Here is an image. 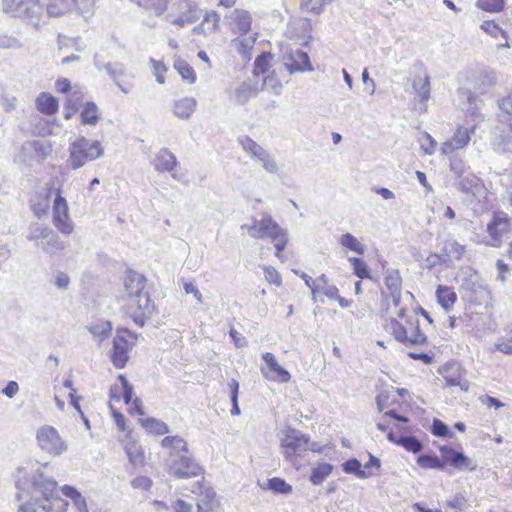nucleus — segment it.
Returning <instances> with one entry per match:
<instances>
[{
  "mask_svg": "<svg viewBox=\"0 0 512 512\" xmlns=\"http://www.w3.org/2000/svg\"><path fill=\"white\" fill-rule=\"evenodd\" d=\"M124 286L128 296V306L131 310L135 309L134 321L142 326L145 318L151 316L154 310V304L145 291L146 278L137 272H129Z\"/></svg>",
  "mask_w": 512,
  "mask_h": 512,
  "instance_id": "1",
  "label": "nucleus"
},
{
  "mask_svg": "<svg viewBox=\"0 0 512 512\" xmlns=\"http://www.w3.org/2000/svg\"><path fill=\"white\" fill-rule=\"evenodd\" d=\"M242 229H246L248 234L255 239H271L276 249V256L281 258V252L285 249L288 242V234L285 229L280 227L276 221L269 215L263 214L261 219H253L252 224H245Z\"/></svg>",
  "mask_w": 512,
  "mask_h": 512,
  "instance_id": "2",
  "label": "nucleus"
},
{
  "mask_svg": "<svg viewBox=\"0 0 512 512\" xmlns=\"http://www.w3.org/2000/svg\"><path fill=\"white\" fill-rule=\"evenodd\" d=\"M67 164L73 170H78L88 162L95 161L104 155V147L98 140H89L79 136L68 146Z\"/></svg>",
  "mask_w": 512,
  "mask_h": 512,
  "instance_id": "3",
  "label": "nucleus"
},
{
  "mask_svg": "<svg viewBox=\"0 0 512 512\" xmlns=\"http://www.w3.org/2000/svg\"><path fill=\"white\" fill-rule=\"evenodd\" d=\"M0 7L5 15L20 19L35 28L40 26L45 16L40 0H1Z\"/></svg>",
  "mask_w": 512,
  "mask_h": 512,
  "instance_id": "4",
  "label": "nucleus"
},
{
  "mask_svg": "<svg viewBox=\"0 0 512 512\" xmlns=\"http://www.w3.org/2000/svg\"><path fill=\"white\" fill-rule=\"evenodd\" d=\"M36 440L39 448L53 457L61 456L68 449L57 429L50 425H43L37 430Z\"/></svg>",
  "mask_w": 512,
  "mask_h": 512,
  "instance_id": "5",
  "label": "nucleus"
},
{
  "mask_svg": "<svg viewBox=\"0 0 512 512\" xmlns=\"http://www.w3.org/2000/svg\"><path fill=\"white\" fill-rule=\"evenodd\" d=\"M55 198L52 205V222L55 228L64 235H70L74 230V224L69 214L67 200L62 196V186L55 189Z\"/></svg>",
  "mask_w": 512,
  "mask_h": 512,
  "instance_id": "6",
  "label": "nucleus"
},
{
  "mask_svg": "<svg viewBox=\"0 0 512 512\" xmlns=\"http://www.w3.org/2000/svg\"><path fill=\"white\" fill-rule=\"evenodd\" d=\"M135 342L136 336L129 330H117L111 351V361L116 368L122 369L126 365L129 359V351L135 345Z\"/></svg>",
  "mask_w": 512,
  "mask_h": 512,
  "instance_id": "7",
  "label": "nucleus"
},
{
  "mask_svg": "<svg viewBox=\"0 0 512 512\" xmlns=\"http://www.w3.org/2000/svg\"><path fill=\"white\" fill-rule=\"evenodd\" d=\"M202 466L189 455L171 453V460L168 463V473L176 478H191L202 474Z\"/></svg>",
  "mask_w": 512,
  "mask_h": 512,
  "instance_id": "8",
  "label": "nucleus"
},
{
  "mask_svg": "<svg viewBox=\"0 0 512 512\" xmlns=\"http://www.w3.org/2000/svg\"><path fill=\"white\" fill-rule=\"evenodd\" d=\"M171 16L173 25L184 27L196 22L201 16V11L193 0H172Z\"/></svg>",
  "mask_w": 512,
  "mask_h": 512,
  "instance_id": "9",
  "label": "nucleus"
},
{
  "mask_svg": "<svg viewBox=\"0 0 512 512\" xmlns=\"http://www.w3.org/2000/svg\"><path fill=\"white\" fill-rule=\"evenodd\" d=\"M94 65L96 68L101 71L105 70L110 78L113 80L115 85L125 94H128L131 90V85L129 83L124 82V78L133 77L132 74L128 72V69L125 64L121 62H108L103 63L100 61L97 55L94 56Z\"/></svg>",
  "mask_w": 512,
  "mask_h": 512,
  "instance_id": "10",
  "label": "nucleus"
},
{
  "mask_svg": "<svg viewBox=\"0 0 512 512\" xmlns=\"http://www.w3.org/2000/svg\"><path fill=\"white\" fill-rule=\"evenodd\" d=\"M511 230V218L504 212L493 214L492 220L487 225L489 239L483 241L486 245L500 247L502 237Z\"/></svg>",
  "mask_w": 512,
  "mask_h": 512,
  "instance_id": "11",
  "label": "nucleus"
},
{
  "mask_svg": "<svg viewBox=\"0 0 512 512\" xmlns=\"http://www.w3.org/2000/svg\"><path fill=\"white\" fill-rule=\"evenodd\" d=\"M281 447L284 456L291 459L309 449V440L300 431L287 429L281 439Z\"/></svg>",
  "mask_w": 512,
  "mask_h": 512,
  "instance_id": "12",
  "label": "nucleus"
},
{
  "mask_svg": "<svg viewBox=\"0 0 512 512\" xmlns=\"http://www.w3.org/2000/svg\"><path fill=\"white\" fill-rule=\"evenodd\" d=\"M262 358L266 363V367H262L261 372L267 379L282 383H286L290 380L289 372L278 364L272 353L266 352L262 355Z\"/></svg>",
  "mask_w": 512,
  "mask_h": 512,
  "instance_id": "13",
  "label": "nucleus"
},
{
  "mask_svg": "<svg viewBox=\"0 0 512 512\" xmlns=\"http://www.w3.org/2000/svg\"><path fill=\"white\" fill-rule=\"evenodd\" d=\"M440 452L443 455L444 462L449 463L458 470L474 471L477 468V465L463 452L455 451L446 445L440 447Z\"/></svg>",
  "mask_w": 512,
  "mask_h": 512,
  "instance_id": "14",
  "label": "nucleus"
},
{
  "mask_svg": "<svg viewBox=\"0 0 512 512\" xmlns=\"http://www.w3.org/2000/svg\"><path fill=\"white\" fill-rule=\"evenodd\" d=\"M283 63L291 73L295 71L303 72L311 70L307 53L300 49L286 51L283 55Z\"/></svg>",
  "mask_w": 512,
  "mask_h": 512,
  "instance_id": "15",
  "label": "nucleus"
},
{
  "mask_svg": "<svg viewBox=\"0 0 512 512\" xmlns=\"http://www.w3.org/2000/svg\"><path fill=\"white\" fill-rule=\"evenodd\" d=\"M153 167L160 173H170L174 179H177L175 169L178 165L176 156L167 148H162L155 155L152 162Z\"/></svg>",
  "mask_w": 512,
  "mask_h": 512,
  "instance_id": "16",
  "label": "nucleus"
},
{
  "mask_svg": "<svg viewBox=\"0 0 512 512\" xmlns=\"http://www.w3.org/2000/svg\"><path fill=\"white\" fill-rule=\"evenodd\" d=\"M475 131V126L472 128L459 127L454 135L448 141L444 142L441 146V151L445 155L452 154L455 150L464 148L471 140L470 134Z\"/></svg>",
  "mask_w": 512,
  "mask_h": 512,
  "instance_id": "17",
  "label": "nucleus"
},
{
  "mask_svg": "<svg viewBox=\"0 0 512 512\" xmlns=\"http://www.w3.org/2000/svg\"><path fill=\"white\" fill-rule=\"evenodd\" d=\"M492 146L498 153L512 154V123L501 124L497 127Z\"/></svg>",
  "mask_w": 512,
  "mask_h": 512,
  "instance_id": "18",
  "label": "nucleus"
},
{
  "mask_svg": "<svg viewBox=\"0 0 512 512\" xmlns=\"http://www.w3.org/2000/svg\"><path fill=\"white\" fill-rule=\"evenodd\" d=\"M456 186L462 193L470 194L476 198L485 193V187L482 180L470 172L461 178H458Z\"/></svg>",
  "mask_w": 512,
  "mask_h": 512,
  "instance_id": "19",
  "label": "nucleus"
},
{
  "mask_svg": "<svg viewBox=\"0 0 512 512\" xmlns=\"http://www.w3.org/2000/svg\"><path fill=\"white\" fill-rule=\"evenodd\" d=\"M54 183H47L46 193L31 200L30 207L37 218L47 215L50 207V197L55 193Z\"/></svg>",
  "mask_w": 512,
  "mask_h": 512,
  "instance_id": "20",
  "label": "nucleus"
},
{
  "mask_svg": "<svg viewBox=\"0 0 512 512\" xmlns=\"http://www.w3.org/2000/svg\"><path fill=\"white\" fill-rule=\"evenodd\" d=\"M447 386H459L461 390L468 391L469 382L462 377L461 368L458 364L444 366V374Z\"/></svg>",
  "mask_w": 512,
  "mask_h": 512,
  "instance_id": "21",
  "label": "nucleus"
},
{
  "mask_svg": "<svg viewBox=\"0 0 512 512\" xmlns=\"http://www.w3.org/2000/svg\"><path fill=\"white\" fill-rule=\"evenodd\" d=\"M197 107V101L193 97H183L173 102V114L181 120H188Z\"/></svg>",
  "mask_w": 512,
  "mask_h": 512,
  "instance_id": "22",
  "label": "nucleus"
},
{
  "mask_svg": "<svg viewBox=\"0 0 512 512\" xmlns=\"http://www.w3.org/2000/svg\"><path fill=\"white\" fill-rule=\"evenodd\" d=\"M220 16L214 12H206L201 23L193 28V33L205 37L215 33L219 28Z\"/></svg>",
  "mask_w": 512,
  "mask_h": 512,
  "instance_id": "23",
  "label": "nucleus"
},
{
  "mask_svg": "<svg viewBox=\"0 0 512 512\" xmlns=\"http://www.w3.org/2000/svg\"><path fill=\"white\" fill-rule=\"evenodd\" d=\"M73 8L78 10L77 0H48L46 5V15L48 17H60Z\"/></svg>",
  "mask_w": 512,
  "mask_h": 512,
  "instance_id": "24",
  "label": "nucleus"
},
{
  "mask_svg": "<svg viewBox=\"0 0 512 512\" xmlns=\"http://www.w3.org/2000/svg\"><path fill=\"white\" fill-rule=\"evenodd\" d=\"M406 326L408 336L406 344L423 345L427 342V336L421 331L418 318H406Z\"/></svg>",
  "mask_w": 512,
  "mask_h": 512,
  "instance_id": "25",
  "label": "nucleus"
},
{
  "mask_svg": "<svg viewBox=\"0 0 512 512\" xmlns=\"http://www.w3.org/2000/svg\"><path fill=\"white\" fill-rule=\"evenodd\" d=\"M230 19L231 29L234 33L246 34L251 28V16L245 10H234L231 13Z\"/></svg>",
  "mask_w": 512,
  "mask_h": 512,
  "instance_id": "26",
  "label": "nucleus"
},
{
  "mask_svg": "<svg viewBox=\"0 0 512 512\" xmlns=\"http://www.w3.org/2000/svg\"><path fill=\"white\" fill-rule=\"evenodd\" d=\"M401 284L402 279L398 270L388 271L385 277V285L390 292V296L394 306H399L401 301Z\"/></svg>",
  "mask_w": 512,
  "mask_h": 512,
  "instance_id": "27",
  "label": "nucleus"
},
{
  "mask_svg": "<svg viewBox=\"0 0 512 512\" xmlns=\"http://www.w3.org/2000/svg\"><path fill=\"white\" fill-rule=\"evenodd\" d=\"M119 381L121 382V387L114 386L110 390V401L119 402L121 397H123L124 402L129 404L133 397V388L123 375H119Z\"/></svg>",
  "mask_w": 512,
  "mask_h": 512,
  "instance_id": "28",
  "label": "nucleus"
},
{
  "mask_svg": "<svg viewBox=\"0 0 512 512\" xmlns=\"http://www.w3.org/2000/svg\"><path fill=\"white\" fill-rule=\"evenodd\" d=\"M161 446L170 451L169 460H171V453L181 455L189 452L187 442L178 435L166 436L161 440Z\"/></svg>",
  "mask_w": 512,
  "mask_h": 512,
  "instance_id": "29",
  "label": "nucleus"
},
{
  "mask_svg": "<svg viewBox=\"0 0 512 512\" xmlns=\"http://www.w3.org/2000/svg\"><path fill=\"white\" fill-rule=\"evenodd\" d=\"M463 288L470 292L468 296L470 302L481 304L490 298L489 290L477 282H467L463 285Z\"/></svg>",
  "mask_w": 512,
  "mask_h": 512,
  "instance_id": "30",
  "label": "nucleus"
},
{
  "mask_svg": "<svg viewBox=\"0 0 512 512\" xmlns=\"http://www.w3.org/2000/svg\"><path fill=\"white\" fill-rule=\"evenodd\" d=\"M255 36H240L231 41V47L247 60L251 58V51L255 45Z\"/></svg>",
  "mask_w": 512,
  "mask_h": 512,
  "instance_id": "31",
  "label": "nucleus"
},
{
  "mask_svg": "<svg viewBox=\"0 0 512 512\" xmlns=\"http://www.w3.org/2000/svg\"><path fill=\"white\" fill-rule=\"evenodd\" d=\"M33 485L42 493L46 500L53 498L57 483L52 479H45L41 473L34 476Z\"/></svg>",
  "mask_w": 512,
  "mask_h": 512,
  "instance_id": "32",
  "label": "nucleus"
},
{
  "mask_svg": "<svg viewBox=\"0 0 512 512\" xmlns=\"http://www.w3.org/2000/svg\"><path fill=\"white\" fill-rule=\"evenodd\" d=\"M36 108L43 114L53 115L58 111V101L54 96L42 93L36 99Z\"/></svg>",
  "mask_w": 512,
  "mask_h": 512,
  "instance_id": "33",
  "label": "nucleus"
},
{
  "mask_svg": "<svg viewBox=\"0 0 512 512\" xmlns=\"http://www.w3.org/2000/svg\"><path fill=\"white\" fill-rule=\"evenodd\" d=\"M442 251L443 255L445 258H448L449 262L452 259L460 260L466 251V247L455 239H446L443 243Z\"/></svg>",
  "mask_w": 512,
  "mask_h": 512,
  "instance_id": "34",
  "label": "nucleus"
},
{
  "mask_svg": "<svg viewBox=\"0 0 512 512\" xmlns=\"http://www.w3.org/2000/svg\"><path fill=\"white\" fill-rule=\"evenodd\" d=\"M101 114L94 102H87L80 113L81 123L83 125L96 126L100 120Z\"/></svg>",
  "mask_w": 512,
  "mask_h": 512,
  "instance_id": "35",
  "label": "nucleus"
},
{
  "mask_svg": "<svg viewBox=\"0 0 512 512\" xmlns=\"http://www.w3.org/2000/svg\"><path fill=\"white\" fill-rule=\"evenodd\" d=\"M45 240L46 241L42 243L41 248L45 253L51 256L61 254L66 248V244L53 232V230L51 231V235L47 236Z\"/></svg>",
  "mask_w": 512,
  "mask_h": 512,
  "instance_id": "36",
  "label": "nucleus"
},
{
  "mask_svg": "<svg viewBox=\"0 0 512 512\" xmlns=\"http://www.w3.org/2000/svg\"><path fill=\"white\" fill-rule=\"evenodd\" d=\"M88 329L92 334L93 339L98 343H101L111 335L112 324L106 320H99L89 326Z\"/></svg>",
  "mask_w": 512,
  "mask_h": 512,
  "instance_id": "37",
  "label": "nucleus"
},
{
  "mask_svg": "<svg viewBox=\"0 0 512 512\" xmlns=\"http://www.w3.org/2000/svg\"><path fill=\"white\" fill-rule=\"evenodd\" d=\"M438 303L445 311H449L456 302L457 296L454 290L448 286H438L436 290Z\"/></svg>",
  "mask_w": 512,
  "mask_h": 512,
  "instance_id": "38",
  "label": "nucleus"
},
{
  "mask_svg": "<svg viewBox=\"0 0 512 512\" xmlns=\"http://www.w3.org/2000/svg\"><path fill=\"white\" fill-rule=\"evenodd\" d=\"M412 87L420 97L421 102L425 103L430 97V78L427 73L423 77L415 76L412 82Z\"/></svg>",
  "mask_w": 512,
  "mask_h": 512,
  "instance_id": "39",
  "label": "nucleus"
},
{
  "mask_svg": "<svg viewBox=\"0 0 512 512\" xmlns=\"http://www.w3.org/2000/svg\"><path fill=\"white\" fill-rule=\"evenodd\" d=\"M174 69L179 73L182 80L188 84L196 82L197 76L194 68L185 60L176 58L173 63Z\"/></svg>",
  "mask_w": 512,
  "mask_h": 512,
  "instance_id": "40",
  "label": "nucleus"
},
{
  "mask_svg": "<svg viewBox=\"0 0 512 512\" xmlns=\"http://www.w3.org/2000/svg\"><path fill=\"white\" fill-rule=\"evenodd\" d=\"M141 425L149 432L155 435H165L169 432L168 425L156 418L140 419Z\"/></svg>",
  "mask_w": 512,
  "mask_h": 512,
  "instance_id": "41",
  "label": "nucleus"
},
{
  "mask_svg": "<svg viewBox=\"0 0 512 512\" xmlns=\"http://www.w3.org/2000/svg\"><path fill=\"white\" fill-rule=\"evenodd\" d=\"M343 471L347 474H354L360 479H366L373 475L371 471L362 469V464L356 458L349 459L342 463Z\"/></svg>",
  "mask_w": 512,
  "mask_h": 512,
  "instance_id": "42",
  "label": "nucleus"
},
{
  "mask_svg": "<svg viewBox=\"0 0 512 512\" xmlns=\"http://www.w3.org/2000/svg\"><path fill=\"white\" fill-rule=\"evenodd\" d=\"M498 120L500 124L512 123V92L499 101Z\"/></svg>",
  "mask_w": 512,
  "mask_h": 512,
  "instance_id": "43",
  "label": "nucleus"
},
{
  "mask_svg": "<svg viewBox=\"0 0 512 512\" xmlns=\"http://www.w3.org/2000/svg\"><path fill=\"white\" fill-rule=\"evenodd\" d=\"M238 141L241 144L244 151L248 153L250 157L254 160H257L266 152V150L263 147H261L254 140L247 136L239 138Z\"/></svg>",
  "mask_w": 512,
  "mask_h": 512,
  "instance_id": "44",
  "label": "nucleus"
},
{
  "mask_svg": "<svg viewBox=\"0 0 512 512\" xmlns=\"http://www.w3.org/2000/svg\"><path fill=\"white\" fill-rule=\"evenodd\" d=\"M417 464L422 468L445 469V462L441 461L436 455L422 454L418 457Z\"/></svg>",
  "mask_w": 512,
  "mask_h": 512,
  "instance_id": "45",
  "label": "nucleus"
},
{
  "mask_svg": "<svg viewBox=\"0 0 512 512\" xmlns=\"http://www.w3.org/2000/svg\"><path fill=\"white\" fill-rule=\"evenodd\" d=\"M125 451L129 461L134 465H140L144 461V455L141 447L135 442H128L125 445Z\"/></svg>",
  "mask_w": 512,
  "mask_h": 512,
  "instance_id": "46",
  "label": "nucleus"
},
{
  "mask_svg": "<svg viewBox=\"0 0 512 512\" xmlns=\"http://www.w3.org/2000/svg\"><path fill=\"white\" fill-rule=\"evenodd\" d=\"M349 262L352 265L353 273L360 279H370V269L365 261L361 258L351 257L349 258Z\"/></svg>",
  "mask_w": 512,
  "mask_h": 512,
  "instance_id": "47",
  "label": "nucleus"
},
{
  "mask_svg": "<svg viewBox=\"0 0 512 512\" xmlns=\"http://www.w3.org/2000/svg\"><path fill=\"white\" fill-rule=\"evenodd\" d=\"M23 149L29 150V151H31V150L34 151L35 155L41 160L45 159L51 151L50 146L46 145L45 143H43L41 141L26 142L23 145Z\"/></svg>",
  "mask_w": 512,
  "mask_h": 512,
  "instance_id": "48",
  "label": "nucleus"
},
{
  "mask_svg": "<svg viewBox=\"0 0 512 512\" xmlns=\"http://www.w3.org/2000/svg\"><path fill=\"white\" fill-rule=\"evenodd\" d=\"M387 328L397 341L402 343L406 342V339L408 337L406 331V323L402 324L396 319H391L389 324L387 325Z\"/></svg>",
  "mask_w": 512,
  "mask_h": 512,
  "instance_id": "49",
  "label": "nucleus"
},
{
  "mask_svg": "<svg viewBox=\"0 0 512 512\" xmlns=\"http://www.w3.org/2000/svg\"><path fill=\"white\" fill-rule=\"evenodd\" d=\"M476 7L489 13H499L505 7V0H477Z\"/></svg>",
  "mask_w": 512,
  "mask_h": 512,
  "instance_id": "50",
  "label": "nucleus"
},
{
  "mask_svg": "<svg viewBox=\"0 0 512 512\" xmlns=\"http://www.w3.org/2000/svg\"><path fill=\"white\" fill-rule=\"evenodd\" d=\"M398 445L402 446L408 452L417 454L422 451L423 444L415 436H401Z\"/></svg>",
  "mask_w": 512,
  "mask_h": 512,
  "instance_id": "51",
  "label": "nucleus"
},
{
  "mask_svg": "<svg viewBox=\"0 0 512 512\" xmlns=\"http://www.w3.org/2000/svg\"><path fill=\"white\" fill-rule=\"evenodd\" d=\"M342 246L362 255L365 252V246L361 244L355 236L350 233L343 234L340 238Z\"/></svg>",
  "mask_w": 512,
  "mask_h": 512,
  "instance_id": "52",
  "label": "nucleus"
},
{
  "mask_svg": "<svg viewBox=\"0 0 512 512\" xmlns=\"http://www.w3.org/2000/svg\"><path fill=\"white\" fill-rule=\"evenodd\" d=\"M267 488L272 490L274 493L288 495L292 492V486L285 480L274 477L268 480Z\"/></svg>",
  "mask_w": 512,
  "mask_h": 512,
  "instance_id": "53",
  "label": "nucleus"
},
{
  "mask_svg": "<svg viewBox=\"0 0 512 512\" xmlns=\"http://www.w3.org/2000/svg\"><path fill=\"white\" fill-rule=\"evenodd\" d=\"M322 294L327 296L331 300H336L340 307L346 308L349 307L352 303L351 300L345 299L339 295V290L336 286L328 285L322 286Z\"/></svg>",
  "mask_w": 512,
  "mask_h": 512,
  "instance_id": "54",
  "label": "nucleus"
},
{
  "mask_svg": "<svg viewBox=\"0 0 512 512\" xmlns=\"http://www.w3.org/2000/svg\"><path fill=\"white\" fill-rule=\"evenodd\" d=\"M480 28L493 38L501 36L504 40L508 39V34L495 21H484Z\"/></svg>",
  "mask_w": 512,
  "mask_h": 512,
  "instance_id": "55",
  "label": "nucleus"
},
{
  "mask_svg": "<svg viewBox=\"0 0 512 512\" xmlns=\"http://www.w3.org/2000/svg\"><path fill=\"white\" fill-rule=\"evenodd\" d=\"M215 492L212 489H206L197 503L198 512H210L213 509Z\"/></svg>",
  "mask_w": 512,
  "mask_h": 512,
  "instance_id": "56",
  "label": "nucleus"
},
{
  "mask_svg": "<svg viewBox=\"0 0 512 512\" xmlns=\"http://www.w3.org/2000/svg\"><path fill=\"white\" fill-rule=\"evenodd\" d=\"M52 229L48 226L36 223L30 226L29 234L27 235V239L29 240H38V239H46L47 236L51 235Z\"/></svg>",
  "mask_w": 512,
  "mask_h": 512,
  "instance_id": "57",
  "label": "nucleus"
},
{
  "mask_svg": "<svg viewBox=\"0 0 512 512\" xmlns=\"http://www.w3.org/2000/svg\"><path fill=\"white\" fill-rule=\"evenodd\" d=\"M254 95L255 91L252 88V86L248 83H242L235 90V99L239 104L246 103Z\"/></svg>",
  "mask_w": 512,
  "mask_h": 512,
  "instance_id": "58",
  "label": "nucleus"
},
{
  "mask_svg": "<svg viewBox=\"0 0 512 512\" xmlns=\"http://www.w3.org/2000/svg\"><path fill=\"white\" fill-rule=\"evenodd\" d=\"M467 170L468 167L461 158L456 156L450 157V171L454 174L456 179L469 173Z\"/></svg>",
  "mask_w": 512,
  "mask_h": 512,
  "instance_id": "59",
  "label": "nucleus"
},
{
  "mask_svg": "<svg viewBox=\"0 0 512 512\" xmlns=\"http://www.w3.org/2000/svg\"><path fill=\"white\" fill-rule=\"evenodd\" d=\"M22 47V42L16 36L1 33L0 34V49H19Z\"/></svg>",
  "mask_w": 512,
  "mask_h": 512,
  "instance_id": "60",
  "label": "nucleus"
},
{
  "mask_svg": "<svg viewBox=\"0 0 512 512\" xmlns=\"http://www.w3.org/2000/svg\"><path fill=\"white\" fill-rule=\"evenodd\" d=\"M437 142L427 132H423L420 138L421 150L426 155H432L435 152Z\"/></svg>",
  "mask_w": 512,
  "mask_h": 512,
  "instance_id": "61",
  "label": "nucleus"
},
{
  "mask_svg": "<svg viewBox=\"0 0 512 512\" xmlns=\"http://www.w3.org/2000/svg\"><path fill=\"white\" fill-rule=\"evenodd\" d=\"M256 161L259 162L268 173L275 174L279 170L276 161L267 151Z\"/></svg>",
  "mask_w": 512,
  "mask_h": 512,
  "instance_id": "62",
  "label": "nucleus"
},
{
  "mask_svg": "<svg viewBox=\"0 0 512 512\" xmlns=\"http://www.w3.org/2000/svg\"><path fill=\"white\" fill-rule=\"evenodd\" d=\"M431 433L437 437H452L453 433L450 432L448 426L440 419L435 418L432 422Z\"/></svg>",
  "mask_w": 512,
  "mask_h": 512,
  "instance_id": "63",
  "label": "nucleus"
},
{
  "mask_svg": "<svg viewBox=\"0 0 512 512\" xmlns=\"http://www.w3.org/2000/svg\"><path fill=\"white\" fill-rule=\"evenodd\" d=\"M150 64L152 67L153 75L156 78V81L159 84H164L165 83V73L167 71L165 64L163 62L157 61L153 58L150 59Z\"/></svg>",
  "mask_w": 512,
  "mask_h": 512,
  "instance_id": "64",
  "label": "nucleus"
}]
</instances>
